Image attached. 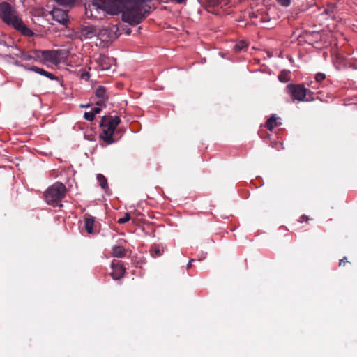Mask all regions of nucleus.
I'll use <instances>...</instances> for the list:
<instances>
[{
    "label": "nucleus",
    "mask_w": 357,
    "mask_h": 357,
    "mask_svg": "<svg viewBox=\"0 0 357 357\" xmlns=\"http://www.w3.org/2000/svg\"><path fill=\"white\" fill-rule=\"evenodd\" d=\"M144 0H92L85 6L88 18L102 20L106 14L122 13V20L131 25L141 23L149 14L144 6Z\"/></svg>",
    "instance_id": "nucleus-1"
},
{
    "label": "nucleus",
    "mask_w": 357,
    "mask_h": 357,
    "mask_svg": "<svg viewBox=\"0 0 357 357\" xmlns=\"http://www.w3.org/2000/svg\"><path fill=\"white\" fill-rule=\"evenodd\" d=\"M66 187L65 185L62 183L56 182L45 191V199L49 205L62 207L63 204L61 202L66 197Z\"/></svg>",
    "instance_id": "nucleus-2"
},
{
    "label": "nucleus",
    "mask_w": 357,
    "mask_h": 357,
    "mask_svg": "<svg viewBox=\"0 0 357 357\" xmlns=\"http://www.w3.org/2000/svg\"><path fill=\"white\" fill-rule=\"evenodd\" d=\"M207 10L217 15L229 14V9L233 5L232 0H202Z\"/></svg>",
    "instance_id": "nucleus-3"
},
{
    "label": "nucleus",
    "mask_w": 357,
    "mask_h": 357,
    "mask_svg": "<svg viewBox=\"0 0 357 357\" xmlns=\"http://www.w3.org/2000/svg\"><path fill=\"white\" fill-rule=\"evenodd\" d=\"M0 18L4 23L12 26L18 24L19 20L21 19L18 17L15 9L6 1L0 3Z\"/></svg>",
    "instance_id": "nucleus-4"
},
{
    "label": "nucleus",
    "mask_w": 357,
    "mask_h": 357,
    "mask_svg": "<svg viewBox=\"0 0 357 357\" xmlns=\"http://www.w3.org/2000/svg\"><path fill=\"white\" fill-rule=\"evenodd\" d=\"M287 91L294 100L310 101L312 100V95L313 93L302 84H289L287 86Z\"/></svg>",
    "instance_id": "nucleus-5"
},
{
    "label": "nucleus",
    "mask_w": 357,
    "mask_h": 357,
    "mask_svg": "<svg viewBox=\"0 0 357 357\" xmlns=\"http://www.w3.org/2000/svg\"><path fill=\"white\" fill-rule=\"evenodd\" d=\"M96 105L99 107H105L108 100L107 89L103 86H99L95 89L94 96L92 97Z\"/></svg>",
    "instance_id": "nucleus-6"
},
{
    "label": "nucleus",
    "mask_w": 357,
    "mask_h": 357,
    "mask_svg": "<svg viewBox=\"0 0 357 357\" xmlns=\"http://www.w3.org/2000/svg\"><path fill=\"white\" fill-rule=\"evenodd\" d=\"M112 272L110 275L114 280H120L124 277L126 268L121 264V261L113 260L111 264Z\"/></svg>",
    "instance_id": "nucleus-7"
},
{
    "label": "nucleus",
    "mask_w": 357,
    "mask_h": 357,
    "mask_svg": "<svg viewBox=\"0 0 357 357\" xmlns=\"http://www.w3.org/2000/svg\"><path fill=\"white\" fill-rule=\"evenodd\" d=\"M53 19L62 24H66L68 22V13L66 10L61 8H54L51 11Z\"/></svg>",
    "instance_id": "nucleus-8"
},
{
    "label": "nucleus",
    "mask_w": 357,
    "mask_h": 357,
    "mask_svg": "<svg viewBox=\"0 0 357 357\" xmlns=\"http://www.w3.org/2000/svg\"><path fill=\"white\" fill-rule=\"evenodd\" d=\"M120 123L121 119L119 116H103L100 126V127L108 126L115 130Z\"/></svg>",
    "instance_id": "nucleus-9"
},
{
    "label": "nucleus",
    "mask_w": 357,
    "mask_h": 357,
    "mask_svg": "<svg viewBox=\"0 0 357 357\" xmlns=\"http://www.w3.org/2000/svg\"><path fill=\"white\" fill-rule=\"evenodd\" d=\"M98 33L97 28L93 25L82 26L80 29V36L85 39L92 38Z\"/></svg>",
    "instance_id": "nucleus-10"
},
{
    "label": "nucleus",
    "mask_w": 357,
    "mask_h": 357,
    "mask_svg": "<svg viewBox=\"0 0 357 357\" xmlns=\"http://www.w3.org/2000/svg\"><path fill=\"white\" fill-rule=\"evenodd\" d=\"M101 128L102 132L100 134V137L107 144H112L114 142L113 135L115 130L108 126Z\"/></svg>",
    "instance_id": "nucleus-11"
},
{
    "label": "nucleus",
    "mask_w": 357,
    "mask_h": 357,
    "mask_svg": "<svg viewBox=\"0 0 357 357\" xmlns=\"http://www.w3.org/2000/svg\"><path fill=\"white\" fill-rule=\"evenodd\" d=\"M42 59L45 61L56 63L59 59L57 52L55 50H43Z\"/></svg>",
    "instance_id": "nucleus-12"
},
{
    "label": "nucleus",
    "mask_w": 357,
    "mask_h": 357,
    "mask_svg": "<svg viewBox=\"0 0 357 357\" xmlns=\"http://www.w3.org/2000/svg\"><path fill=\"white\" fill-rule=\"evenodd\" d=\"M84 228L86 230L87 233L89 234H92L94 233L93 231V225L95 222V218L92 215L86 213L84 216Z\"/></svg>",
    "instance_id": "nucleus-13"
},
{
    "label": "nucleus",
    "mask_w": 357,
    "mask_h": 357,
    "mask_svg": "<svg viewBox=\"0 0 357 357\" xmlns=\"http://www.w3.org/2000/svg\"><path fill=\"white\" fill-rule=\"evenodd\" d=\"M25 68L28 70L33 71V72L38 73L41 75L45 76V77H48L49 79H50L51 80H57L58 79V78L52 73H49V72L45 70L43 68H39L38 66H31L29 68Z\"/></svg>",
    "instance_id": "nucleus-14"
},
{
    "label": "nucleus",
    "mask_w": 357,
    "mask_h": 357,
    "mask_svg": "<svg viewBox=\"0 0 357 357\" xmlns=\"http://www.w3.org/2000/svg\"><path fill=\"white\" fill-rule=\"evenodd\" d=\"M17 24H15L13 27L20 31L23 35L31 36L33 34V31L24 24L22 19L19 20Z\"/></svg>",
    "instance_id": "nucleus-15"
},
{
    "label": "nucleus",
    "mask_w": 357,
    "mask_h": 357,
    "mask_svg": "<svg viewBox=\"0 0 357 357\" xmlns=\"http://www.w3.org/2000/svg\"><path fill=\"white\" fill-rule=\"evenodd\" d=\"M277 120L278 118L275 114H273L266 122V127L267 129H268L270 131H272L274 128L281 125V123L278 122Z\"/></svg>",
    "instance_id": "nucleus-16"
},
{
    "label": "nucleus",
    "mask_w": 357,
    "mask_h": 357,
    "mask_svg": "<svg viewBox=\"0 0 357 357\" xmlns=\"http://www.w3.org/2000/svg\"><path fill=\"white\" fill-rule=\"evenodd\" d=\"M126 251L123 246L115 245L112 248V256L114 257L121 258L125 257Z\"/></svg>",
    "instance_id": "nucleus-17"
},
{
    "label": "nucleus",
    "mask_w": 357,
    "mask_h": 357,
    "mask_svg": "<svg viewBox=\"0 0 357 357\" xmlns=\"http://www.w3.org/2000/svg\"><path fill=\"white\" fill-rule=\"evenodd\" d=\"M97 180H98L100 187L103 190H107L109 188L108 184H107V180L104 175H102L101 174H98L97 175Z\"/></svg>",
    "instance_id": "nucleus-18"
},
{
    "label": "nucleus",
    "mask_w": 357,
    "mask_h": 357,
    "mask_svg": "<svg viewBox=\"0 0 357 357\" xmlns=\"http://www.w3.org/2000/svg\"><path fill=\"white\" fill-rule=\"evenodd\" d=\"M151 255L153 257L156 258L161 256L163 254L164 250L160 249L159 247H154L150 250Z\"/></svg>",
    "instance_id": "nucleus-19"
},
{
    "label": "nucleus",
    "mask_w": 357,
    "mask_h": 357,
    "mask_svg": "<svg viewBox=\"0 0 357 357\" xmlns=\"http://www.w3.org/2000/svg\"><path fill=\"white\" fill-rule=\"evenodd\" d=\"M278 79L282 82H287L290 79L289 71L283 70L278 75Z\"/></svg>",
    "instance_id": "nucleus-20"
},
{
    "label": "nucleus",
    "mask_w": 357,
    "mask_h": 357,
    "mask_svg": "<svg viewBox=\"0 0 357 357\" xmlns=\"http://www.w3.org/2000/svg\"><path fill=\"white\" fill-rule=\"evenodd\" d=\"M130 220V215L128 213H125L123 218H119L117 220V222L120 225L125 224L128 222Z\"/></svg>",
    "instance_id": "nucleus-21"
},
{
    "label": "nucleus",
    "mask_w": 357,
    "mask_h": 357,
    "mask_svg": "<svg viewBox=\"0 0 357 357\" xmlns=\"http://www.w3.org/2000/svg\"><path fill=\"white\" fill-rule=\"evenodd\" d=\"M325 78H326V75H325V74H324L322 73H318L315 75V80L318 83L321 82L323 80L325 79Z\"/></svg>",
    "instance_id": "nucleus-22"
},
{
    "label": "nucleus",
    "mask_w": 357,
    "mask_h": 357,
    "mask_svg": "<svg viewBox=\"0 0 357 357\" xmlns=\"http://www.w3.org/2000/svg\"><path fill=\"white\" fill-rule=\"evenodd\" d=\"M84 118L87 121H92L94 119L95 116L91 111V112H85L84 114Z\"/></svg>",
    "instance_id": "nucleus-23"
},
{
    "label": "nucleus",
    "mask_w": 357,
    "mask_h": 357,
    "mask_svg": "<svg viewBox=\"0 0 357 357\" xmlns=\"http://www.w3.org/2000/svg\"><path fill=\"white\" fill-rule=\"evenodd\" d=\"M275 1L280 6L288 7L291 4V0H275Z\"/></svg>",
    "instance_id": "nucleus-24"
},
{
    "label": "nucleus",
    "mask_w": 357,
    "mask_h": 357,
    "mask_svg": "<svg viewBox=\"0 0 357 357\" xmlns=\"http://www.w3.org/2000/svg\"><path fill=\"white\" fill-rule=\"evenodd\" d=\"M246 46L247 45L244 41H241L235 45V50L237 51H241L243 50Z\"/></svg>",
    "instance_id": "nucleus-25"
},
{
    "label": "nucleus",
    "mask_w": 357,
    "mask_h": 357,
    "mask_svg": "<svg viewBox=\"0 0 357 357\" xmlns=\"http://www.w3.org/2000/svg\"><path fill=\"white\" fill-rule=\"evenodd\" d=\"M43 50H35L32 52V56L33 57H35V58H37V59H40L43 57Z\"/></svg>",
    "instance_id": "nucleus-26"
},
{
    "label": "nucleus",
    "mask_w": 357,
    "mask_h": 357,
    "mask_svg": "<svg viewBox=\"0 0 357 357\" xmlns=\"http://www.w3.org/2000/svg\"><path fill=\"white\" fill-rule=\"evenodd\" d=\"M56 2H58L60 4L63 5H68L75 1V0H55Z\"/></svg>",
    "instance_id": "nucleus-27"
},
{
    "label": "nucleus",
    "mask_w": 357,
    "mask_h": 357,
    "mask_svg": "<svg viewBox=\"0 0 357 357\" xmlns=\"http://www.w3.org/2000/svg\"><path fill=\"white\" fill-rule=\"evenodd\" d=\"M347 263H349V261H347V258L346 257H344L342 259L340 260L339 266L340 267L344 266Z\"/></svg>",
    "instance_id": "nucleus-28"
},
{
    "label": "nucleus",
    "mask_w": 357,
    "mask_h": 357,
    "mask_svg": "<svg viewBox=\"0 0 357 357\" xmlns=\"http://www.w3.org/2000/svg\"><path fill=\"white\" fill-rule=\"evenodd\" d=\"M108 59V57H107L105 55H100L99 58V61L101 63V65H103L104 63H106V61Z\"/></svg>",
    "instance_id": "nucleus-29"
},
{
    "label": "nucleus",
    "mask_w": 357,
    "mask_h": 357,
    "mask_svg": "<svg viewBox=\"0 0 357 357\" xmlns=\"http://www.w3.org/2000/svg\"><path fill=\"white\" fill-rule=\"evenodd\" d=\"M310 220L309 217L305 215H303L300 217V219H299V222H303V221L305 222H307L308 220Z\"/></svg>",
    "instance_id": "nucleus-30"
},
{
    "label": "nucleus",
    "mask_w": 357,
    "mask_h": 357,
    "mask_svg": "<svg viewBox=\"0 0 357 357\" xmlns=\"http://www.w3.org/2000/svg\"><path fill=\"white\" fill-rule=\"evenodd\" d=\"M100 111H101V109L98 107H94L91 112L93 114V115L95 116L96 114H99L100 112Z\"/></svg>",
    "instance_id": "nucleus-31"
},
{
    "label": "nucleus",
    "mask_w": 357,
    "mask_h": 357,
    "mask_svg": "<svg viewBox=\"0 0 357 357\" xmlns=\"http://www.w3.org/2000/svg\"><path fill=\"white\" fill-rule=\"evenodd\" d=\"M33 58L32 55L24 54L22 59L24 60L28 61Z\"/></svg>",
    "instance_id": "nucleus-32"
},
{
    "label": "nucleus",
    "mask_w": 357,
    "mask_h": 357,
    "mask_svg": "<svg viewBox=\"0 0 357 357\" xmlns=\"http://www.w3.org/2000/svg\"><path fill=\"white\" fill-rule=\"evenodd\" d=\"M82 77L85 79H88L89 78V74L88 73H84L82 75Z\"/></svg>",
    "instance_id": "nucleus-33"
},
{
    "label": "nucleus",
    "mask_w": 357,
    "mask_h": 357,
    "mask_svg": "<svg viewBox=\"0 0 357 357\" xmlns=\"http://www.w3.org/2000/svg\"><path fill=\"white\" fill-rule=\"evenodd\" d=\"M195 261V259H191L190 260V261L188 262V264H187V268L189 269L192 267V263Z\"/></svg>",
    "instance_id": "nucleus-34"
},
{
    "label": "nucleus",
    "mask_w": 357,
    "mask_h": 357,
    "mask_svg": "<svg viewBox=\"0 0 357 357\" xmlns=\"http://www.w3.org/2000/svg\"><path fill=\"white\" fill-rule=\"evenodd\" d=\"M89 106H90V105H89V104H87V105H81V107H84V108H87V107H89Z\"/></svg>",
    "instance_id": "nucleus-35"
},
{
    "label": "nucleus",
    "mask_w": 357,
    "mask_h": 357,
    "mask_svg": "<svg viewBox=\"0 0 357 357\" xmlns=\"http://www.w3.org/2000/svg\"><path fill=\"white\" fill-rule=\"evenodd\" d=\"M330 11L329 8L326 10V12L328 13Z\"/></svg>",
    "instance_id": "nucleus-36"
}]
</instances>
